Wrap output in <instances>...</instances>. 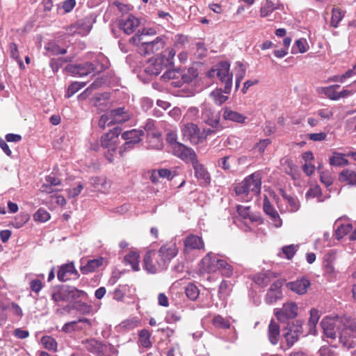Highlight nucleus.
Segmentation results:
<instances>
[{
  "mask_svg": "<svg viewBox=\"0 0 356 356\" xmlns=\"http://www.w3.org/2000/svg\"><path fill=\"white\" fill-rule=\"evenodd\" d=\"M321 325L326 337L334 339L337 334L343 348L350 349L356 346V318L347 316H326Z\"/></svg>",
  "mask_w": 356,
  "mask_h": 356,
  "instance_id": "f257e3e1",
  "label": "nucleus"
},
{
  "mask_svg": "<svg viewBox=\"0 0 356 356\" xmlns=\"http://www.w3.org/2000/svg\"><path fill=\"white\" fill-rule=\"evenodd\" d=\"M261 176L259 172H254L246 177L235 187L238 198L244 202L250 201L253 197L261 193Z\"/></svg>",
  "mask_w": 356,
  "mask_h": 356,
  "instance_id": "f03ea898",
  "label": "nucleus"
},
{
  "mask_svg": "<svg viewBox=\"0 0 356 356\" xmlns=\"http://www.w3.org/2000/svg\"><path fill=\"white\" fill-rule=\"evenodd\" d=\"M120 134V128L115 127L113 129L102 136V147L103 149H107V152L104 153V156L109 162H113L114 160L113 154L118 148Z\"/></svg>",
  "mask_w": 356,
  "mask_h": 356,
  "instance_id": "7ed1b4c3",
  "label": "nucleus"
},
{
  "mask_svg": "<svg viewBox=\"0 0 356 356\" xmlns=\"http://www.w3.org/2000/svg\"><path fill=\"white\" fill-rule=\"evenodd\" d=\"M183 161L191 163L194 170L195 176L200 182V186H207L210 184L211 176L202 163L197 159L196 153L193 149L187 154V158Z\"/></svg>",
  "mask_w": 356,
  "mask_h": 356,
  "instance_id": "20e7f679",
  "label": "nucleus"
},
{
  "mask_svg": "<svg viewBox=\"0 0 356 356\" xmlns=\"http://www.w3.org/2000/svg\"><path fill=\"white\" fill-rule=\"evenodd\" d=\"M85 292L74 286H63L54 291L52 293V300L58 305L60 302H70L79 298Z\"/></svg>",
  "mask_w": 356,
  "mask_h": 356,
  "instance_id": "39448f33",
  "label": "nucleus"
},
{
  "mask_svg": "<svg viewBox=\"0 0 356 356\" xmlns=\"http://www.w3.org/2000/svg\"><path fill=\"white\" fill-rule=\"evenodd\" d=\"M230 64L227 61H221L212 70L216 72L220 81L225 84L224 92L229 94L232 87L233 74L229 72Z\"/></svg>",
  "mask_w": 356,
  "mask_h": 356,
  "instance_id": "423d86ee",
  "label": "nucleus"
},
{
  "mask_svg": "<svg viewBox=\"0 0 356 356\" xmlns=\"http://www.w3.org/2000/svg\"><path fill=\"white\" fill-rule=\"evenodd\" d=\"M178 252L177 245L175 240L165 243L156 252L159 257L158 267L166 268L172 259L177 256Z\"/></svg>",
  "mask_w": 356,
  "mask_h": 356,
  "instance_id": "0eeeda50",
  "label": "nucleus"
},
{
  "mask_svg": "<svg viewBox=\"0 0 356 356\" xmlns=\"http://www.w3.org/2000/svg\"><path fill=\"white\" fill-rule=\"evenodd\" d=\"M97 71V64L93 61H86L79 64H68L65 72L72 76H84Z\"/></svg>",
  "mask_w": 356,
  "mask_h": 356,
  "instance_id": "6e6552de",
  "label": "nucleus"
},
{
  "mask_svg": "<svg viewBox=\"0 0 356 356\" xmlns=\"http://www.w3.org/2000/svg\"><path fill=\"white\" fill-rule=\"evenodd\" d=\"M166 142L170 147L172 153L181 160L187 158V154L192 148L180 143L177 141V134L174 131H170L166 134Z\"/></svg>",
  "mask_w": 356,
  "mask_h": 356,
  "instance_id": "1a4fd4ad",
  "label": "nucleus"
},
{
  "mask_svg": "<svg viewBox=\"0 0 356 356\" xmlns=\"http://www.w3.org/2000/svg\"><path fill=\"white\" fill-rule=\"evenodd\" d=\"M283 282L277 280L271 284L270 288L266 291L264 301L266 305H273L284 298Z\"/></svg>",
  "mask_w": 356,
  "mask_h": 356,
  "instance_id": "9d476101",
  "label": "nucleus"
},
{
  "mask_svg": "<svg viewBox=\"0 0 356 356\" xmlns=\"http://www.w3.org/2000/svg\"><path fill=\"white\" fill-rule=\"evenodd\" d=\"M274 315L281 322L295 318L298 315V306L294 302H286L283 304L282 307L274 309Z\"/></svg>",
  "mask_w": 356,
  "mask_h": 356,
  "instance_id": "9b49d317",
  "label": "nucleus"
},
{
  "mask_svg": "<svg viewBox=\"0 0 356 356\" xmlns=\"http://www.w3.org/2000/svg\"><path fill=\"white\" fill-rule=\"evenodd\" d=\"M159 257L154 250L148 251L143 258V268L150 274H155L157 272L165 270V268L158 267Z\"/></svg>",
  "mask_w": 356,
  "mask_h": 356,
  "instance_id": "f8f14e48",
  "label": "nucleus"
},
{
  "mask_svg": "<svg viewBox=\"0 0 356 356\" xmlns=\"http://www.w3.org/2000/svg\"><path fill=\"white\" fill-rule=\"evenodd\" d=\"M161 76V79L164 81H172L171 86L175 87H181L184 83H189L191 81L190 76L182 74L181 72L168 68Z\"/></svg>",
  "mask_w": 356,
  "mask_h": 356,
  "instance_id": "ddd939ff",
  "label": "nucleus"
},
{
  "mask_svg": "<svg viewBox=\"0 0 356 356\" xmlns=\"http://www.w3.org/2000/svg\"><path fill=\"white\" fill-rule=\"evenodd\" d=\"M165 47V41L161 36H157L152 41H144L139 47V54L141 55H149L157 52V51Z\"/></svg>",
  "mask_w": 356,
  "mask_h": 356,
  "instance_id": "4468645a",
  "label": "nucleus"
},
{
  "mask_svg": "<svg viewBox=\"0 0 356 356\" xmlns=\"http://www.w3.org/2000/svg\"><path fill=\"white\" fill-rule=\"evenodd\" d=\"M263 211L268 216L270 223L274 227L279 228L282 226V218L266 196L263 199Z\"/></svg>",
  "mask_w": 356,
  "mask_h": 356,
  "instance_id": "2eb2a0df",
  "label": "nucleus"
},
{
  "mask_svg": "<svg viewBox=\"0 0 356 356\" xmlns=\"http://www.w3.org/2000/svg\"><path fill=\"white\" fill-rule=\"evenodd\" d=\"M184 140H190L193 145L200 144V128L194 123H187L181 128Z\"/></svg>",
  "mask_w": 356,
  "mask_h": 356,
  "instance_id": "dca6fc26",
  "label": "nucleus"
},
{
  "mask_svg": "<svg viewBox=\"0 0 356 356\" xmlns=\"http://www.w3.org/2000/svg\"><path fill=\"white\" fill-rule=\"evenodd\" d=\"M200 109H202V121L211 127H217L220 122L219 113H215L207 103H203Z\"/></svg>",
  "mask_w": 356,
  "mask_h": 356,
  "instance_id": "f3484780",
  "label": "nucleus"
},
{
  "mask_svg": "<svg viewBox=\"0 0 356 356\" xmlns=\"http://www.w3.org/2000/svg\"><path fill=\"white\" fill-rule=\"evenodd\" d=\"M91 321L87 318H79L77 321H72L65 323L62 327V331L65 333H70L74 331H81L90 328Z\"/></svg>",
  "mask_w": 356,
  "mask_h": 356,
  "instance_id": "a211bd4d",
  "label": "nucleus"
},
{
  "mask_svg": "<svg viewBox=\"0 0 356 356\" xmlns=\"http://www.w3.org/2000/svg\"><path fill=\"white\" fill-rule=\"evenodd\" d=\"M220 257V255L211 252L207 253L204 257L202 258V261H200L202 269L205 272H208L209 273L217 271Z\"/></svg>",
  "mask_w": 356,
  "mask_h": 356,
  "instance_id": "6ab92c4d",
  "label": "nucleus"
},
{
  "mask_svg": "<svg viewBox=\"0 0 356 356\" xmlns=\"http://www.w3.org/2000/svg\"><path fill=\"white\" fill-rule=\"evenodd\" d=\"M310 286L311 282L306 277H301L295 281L289 282L286 284L288 289L299 295L306 293Z\"/></svg>",
  "mask_w": 356,
  "mask_h": 356,
  "instance_id": "aec40b11",
  "label": "nucleus"
},
{
  "mask_svg": "<svg viewBox=\"0 0 356 356\" xmlns=\"http://www.w3.org/2000/svg\"><path fill=\"white\" fill-rule=\"evenodd\" d=\"M78 277L79 271L76 269L73 262L62 265L57 272V278L61 282H66L72 277L78 278Z\"/></svg>",
  "mask_w": 356,
  "mask_h": 356,
  "instance_id": "412c9836",
  "label": "nucleus"
},
{
  "mask_svg": "<svg viewBox=\"0 0 356 356\" xmlns=\"http://www.w3.org/2000/svg\"><path fill=\"white\" fill-rule=\"evenodd\" d=\"M140 26V20L132 15H128L119 20L120 29L129 35Z\"/></svg>",
  "mask_w": 356,
  "mask_h": 356,
  "instance_id": "4be33fe9",
  "label": "nucleus"
},
{
  "mask_svg": "<svg viewBox=\"0 0 356 356\" xmlns=\"http://www.w3.org/2000/svg\"><path fill=\"white\" fill-rule=\"evenodd\" d=\"M204 243L200 236L189 234L184 241V253L188 254L193 250L204 249Z\"/></svg>",
  "mask_w": 356,
  "mask_h": 356,
  "instance_id": "5701e85b",
  "label": "nucleus"
},
{
  "mask_svg": "<svg viewBox=\"0 0 356 356\" xmlns=\"http://www.w3.org/2000/svg\"><path fill=\"white\" fill-rule=\"evenodd\" d=\"M166 63H168V61L163 60L159 55L155 59L149 60L145 71L149 74L158 75L163 70L168 68L166 66Z\"/></svg>",
  "mask_w": 356,
  "mask_h": 356,
  "instance_id": "b1692460",
  "label": "nucleus"
},
{
  "mask_svg": "<svg viewBox=\"0 0 356 356\" xmlns=\"http://www.w3.org/2000/svg\"><path fill=\"white\" fill-rule=\"evenodd\" d=\"M104 259L102 257H99L97 259H90V260H87L86 263L81 261L80 270L83 275L90 274L102 266L104 264Z\"/></svg>",
  "mask_w": 356,
  "mask_h": 356,
  "instance_id": "393cba45",
  "label": "nucleus"
},
{
  "mask_svg": "<svg viewBox=\"0 0 356 356\" xmlns=\"http://www.w3.org/2000/svg\"><path fill=\"white\" fill-rule=\"evenodd\" d=\"M277 274L270 270H261L254 275L252 280L260 287H265L269 284L273 279L276 278Z\"/></svg>",
  "mask_w": 356,
  "mask_h": 356,
  "instance_id": "a878e982",
  "label": "nucleus"
},
{
  "mask_svg": "<svg viewBox=\"0 0 356 356\" xmlns=\"http://www.w3.org/2000/svg\"><path fill=\"white\" fill-rule=\"evenodd\" d=\"M85 347L89 352L97 356H106L105 352L106 351L107 346L95 339L86 341L85 342Z\"/></svg>",
  "mask_w": 356,
  "mask_h": 356,
  "instance_id": "bb28decb",
  "label": "nucleus"
},
{
  "mask_svg": "<svg viewBox=\"0 0 356 356\" xmlns=\"http://www.w3.org/2000/svg\"><path fill=\"white\" fill-rule=\"evenodd\" d=\"M300 333H302V326L300 323L297 321L296 325L289 327L288 332L284 334L288 346H292L299 339Z\"/></svg>",
  "mask_w": 356,
  "mask_h": 356,
  "instance_id": "cd10ccee",
  "label": "nucleus"
},
{
  "mask_svg": "<svg viewBox=\"0 0 356 356\" xmlns=\"http://www.w3.org/2000/svg\"><path fill=\"white\" fill-rule=\"evenodd\" d=\"M111 118L114 124H121L128 121L130 119V114L125 108L120 107L110 111Z\"/></svg>",
  "mask_w": 356,
  "mask_h": 356,
  "instance_id": "c85d7f7f",
  "label": "nucleus"
},
{
  "mask_svg": "<svg viewBox=\"0 0 356 356\" xmlns=\"http://www.w3.org/2000/svg\"><path fill=\"white\" fill-rule=\"evenodd\" d=\"M281 195L288 204L286 205V211L293 213L300 209V202L297 197L289 195L284 190H281Z\"/></svg>",
  "mask_w": 356,
  "mask_h": 356,
  "instance_id": "c756f323",
  "label": "nucleus"
},
{
  "mask_svg": "<svg viewBox=\"0 0 356 356\" xmlns=\"http://www.w3.org/2000/svg\"><path fill=\"white\" fill-rule=\"evenodd\" d=\"M222 118L225 120H229L237 123H244L246 120L245 115L238 111H232L229 108L222 109Z\"/></svg>",
  "mask_w": 356,
  "mask_h": 356,
  "instance_id": "7c9ffc66",
  "label": "nucleus"
},
{
  "mask_svg": "<svg viewBox=\"0 0 356 356\" xmlns=\"http://www.w3.org/2000/svg\"><path fill=\"white\" fill-rule=\"evenodd\" d=\"M339 180L350 186L356 187V172L351 170H343L339 175Z\"/></svg>",
  "mask_w": 356,
  "mask_h": 356,
  "instance_id": "2f4dec72",
  "label": "nucleus"
},
{
  "mask_svg": "<svg viewBox=\"0 0 356 356\" xmlns=\"http://www.w3.org/2000/svg\"><path fill=\"white\" fill-rule=\"evenodd\" d=\"M156 31L154 29L149 28V29H143L141 31H138V33L135 34L132 37L130 38L129 42L134 45H138L139 43H142L144 42V36L145 35H155Z\"/></svg>",
  "mask_w": 356,
  "mask_h": 356,
  "instance_id": "473e14b6",
  "label": "nucleus"
},
{
  "mask_svg": "<svg viewBox=\"0 0 356 356\" xmlns=\"http://www.w3.org/2000/svg\"><path fill=\"white\" fill-rule=\"evenodd\" d=\"M218 270L220 271L222 276L229 278L234 274V268L229 264L226 259L222 256L220 257V261L218 265Z\"/></svg>",
  "mask_w": 356,
  "mask_h": 356,
  "instance_id": "72a5a7b5",
  "label": "nucleus"
},
{
  "mask_svg": "<svg viewBox=\"0 0 356 356\" xmlns=\"http://www.w3.org/2000/svg\"><path fill=\"white\" fill-rule=\"evenodd\" d=\"M140 254L137 252H129L124 259L125 265L130 266L134 270H140Z\"/></svg>",
  "mask_w": 356,
  "mask_h": 356,
  "instance_id": "f704fd0d",
  "label": "nucleus"
},
{
  "mask_svg": "<svg viewBox=\"0 0 356 356\" xmlns=\"http://www.w3.org/2000/svg\"><path fill=\"white\" fill-rule=\"evenodd\" d=\"M268 339L270 342L276 345L280 340V326L274 321H271L268 326Z\"/></svg>",
  "mask_w": 356,
  "mask_h": 356,
  "instance_id": "c9c22d12",
  "label": "nucleus"
},
{
  "mask_svg": "<svg viewBox=\"0 0 356 356\" xmlns=\"http://www.w3.org/2000/svg\"><path fill=\"white\" fill-rule=\"evenodd\" d=\"M147 143L148 148L160 149L163 147V142L161 134L159 132L152 133L150 135H147Z\"/></svg>",
  "mask_w": 356,
  "mask_h": 356,
  "instance_id": "e433bc0d",
  "label": "nucleus"
},
{
  "mask_svg": "<svg viewBox=\"0 0 356 356\" xmlns=\"http://www.w3.org/2000/svg\"><path fill=\"white\" fill-rule=\"evenodd\" d=\"M143 134V131L141 130L132 129L127 131L122 134V138L124 140H130L132 144L137 145L140 143L141 136Z\"/></svg>",
  "mask_w": 356,
  "mask_h": 356,
  "instance_id": "4c0bfd02",
  "label": "nucleus"
},
{
  "mask_svg": "<svg viewBox=\"0 0 356 356\" xmlns=\"http://www.w3.org/2000/svg\"><path fill=\"white\" fill-rule=\"evenodd\" d=\"M278 4L274 3L270 0H266L261 5L260 10V15L261 17H266L273 13V11L278 9Z\"/></svg>",
  "mask_w": 356,
  "mask_h": 356,
  "instance_id": "58836bf2",
  "label": "nucleus"
},
{
  "mask_svg": "<svg viewBox=\"0 0 356 356\" xmlns=\"http://www.w3.org/2000/svg\"><path fill=\"white\" fill-rule=\"evenodd\" d=\"M78 34L86 35L90 32L92 29L91 19L88 18L79 20L76 23Z\"/></svg>",
  "mask_w": 356,
  "mask_h": 356,
  "instance_id": "ea45409f",
  "label": "nucleus"
},
{
  "mask_svg": "<svg viewBox=\"0 0 356 356\" xmlns=\"http://www.w3.org/2000/svg\"><path fill=\"white\" fill-rule=\"evenodd\" d=\"M339 88V85L334 84L322 88V92L327 98L332 100H338L339 99V94L337 89Z\"/></svg>",
  "mask_w": 356,
  "mask_h": 356,
  "instance_id": "a19ab883",
  "label": "nucleus"
},
{
  "mask_svg": "<svg viewBox=\"0 0 356 356\" xmlns=\"http://www.w3.org/2000/svg\"><path fill=\"white\" fill-rule=\"evenodd\" d=\"M305 197L307 199L317 198L318 202H322L325 200L322 197V191L319 186L315 185L309 188V189L305 193Z\"/></svg>",
  "mask_w": 356,
  "mask_h": 356,
  "instance_id": "79ce46f5",
  "label": "nucleus"
},
{
  "mask_svg": "<svg viewBox=\"0 0 356 356\" xmlns=\"http://www.w3.org/2000/svg\"><path fill=\"white\" fill-rule=\"evenodd\" d=\"M211 98L216 105L220 106L225 103L228 99V97L224 92V89L216 88L211 94Z\"/></svg>",
  "mask_w": 356,
  "mask_h": 356,
  "instance_id": "37998d69",
  "label": "nucleus"
},
{
  "mask_svg": "<svg viewBox=\"0 0 356 356\" xmlns=\"http://www.w3.org/2000/svg\"><path fill=\"white\" fill-rule=\"evenodd\" d=\"M187 298L191 301H195L199 297L200 291L195 284L190 282L185 289Z\"/></svg>",
  "mask_w": 356,
  "mask_h": 356,
  "instance_id": "c03bdc74",
  "label": "nucleus"
},
{
  "mask_svg": "<svg viewBox=\"0 0 356 356\" xmlns=\"http://www.w3.org/2000/svg\"><path fill=\"white\" fill-rule=\"evenodd\" d=\"M352 229L353 226L350 223L341 224L335 229V237H337V239L339 240L348 234Z\"/></svg>",
  "mask_w": 356,
  "mask_h": 356,
  "instance_id": "a18cd8bd",
  "label": "nucleus"
},
{
  "mask_svg": "<svg viewBox=\"0 0 356 356\" xmlns=\"http://www.w3.org/2000/svg\"><path fill=\"white\" fill-rule=\"evenodd\" d=\"M151 334L147 330H142L139 332V343L145 348H149L152 343L150 341Z\"/></svg>",
  "mask_w": 356,
  "mask_h": 356,
  "instance_id": "49530a36",
  "label": "nucleus"
},
{
  "mask_svg": "<svg viewBox=\"0 0 356 356\" xmlns=\"http://www.w3.org/2000/svg\"><path fill=\"white\" fill-rule=\"evenodd\" d=\"M237 211L239 216L243 218L249 219L251 222H256L257 218L253 216L250 212V208L248 206L238 205Z\"/></svg>",
  "mask_w": 356,
  "mask_h": 356,
  "instance_id": "de8ad7c7",
  "label": "nucleus"
},
{
  "mask_svg": "<svg viewBox=\"0 0 356 356\" xmlns=\"http://www.w3.org/2000/svg\"><path fill=\"white\" fill-rule=\"evenodd\" d=\"M212 323L213 326L217 328L228 329L230 327L229 321L220 315L215 316L212 320Z\"/></svg>",
  "mask_w": 356,
  "mask_h": 356,
  "instance_id": "09e8293b",
  "label": "nucleus"
},
{
  "mask_svg": "<svg viewBox=\"0 0 356 356\" xmlns=\"http://www.w3.org/2000/svg\"><path fill=\"white\" fill-rule=\"evenodd\" d=\"M45 49L54 56L65 55L67 53L66 48L60 47L58 44L54 42L47 44Z\"/></svg>",
  "mask_w": 356,
  "mask_h": 356,
  "instance_id": "8fccbe9b",
  "label": "nucleus"
},
{
  "mask_svg": "<svg viewBox=\"0 0 356 356\" xmlns=\"http://www.w3.org/2000/svg\"><path fill=\"white\" fill-rule=\"evenodd\" d=\"M40 343L43 345V346L51 351H56L57 348V342L53 338V337H49V335H45L42 337L40 339Z\"/></svg>",
  "mask_w": 356,
  "mask_h": 356,
  "instance_id": "3c124183",
  "label": "nucleus"
},
{
  "mask_svg": "<svg viewBox=\"0 0 356 356\" xmlns=\"http://www.w3.org/2000/svg\"><path fill=\"white\" fill-rule=\"evenodd\" d=\"M175 55H176V51H175V49L173 48H168L167 49L165 50V52L163 54H161L160 56H161L162 58H163V60L168 61V63L166 64V66L168 68H170L174 65L173 59H174Z\"/></svg>",
  "mask_w": 356,
  "mask_h": 356,
  "instance_id": "603ef678",
  "label": "nucleus"
},
{
  "mask_svg": "<svg viewBox=\"0 0 356 356\" xmlns=\"http://www.w3.org/2000/svg\"><path fill=\"white\" fill-rule=\"evenodd\" d=\"M343 17L344 14L340 9L336 8H333L332 19L330 22L331 26H332L334 28H337L338 24L343 19Z\"/></svg>",
  "mask_w": 356,
  "mask_h": 356,
  "instance_id": "864d4df0",
  "label": "nucleus"
},
{
  "mask_svg": "<svg viewBox=\"0 0 356 356\" xmlns=\"http://www.w3.org/2000/svg\"><path fill=\"white\" fill-rule=\"evenodd\" d=\"M320 318V314L317 309L312 308L310 310V318L309 319L308 325L310 327V330H312L313 328L316 327L318 320ZM310 332H312L310 331Z\"/></svg>",
  "mask_w": 356,
  "mask_h": 356,
  "instance_id": "5fc2aeb1",
  "label": "nucleus"
},
{
  "mask_svg": "<svg viewBox=\"0 0 356 356\" xmlns=\"http://www.w3.org/2000/svg\"><path fill=\"white\" fill-rule=\"evenodd\" d=\"M85 83H79V82H74L71 83L67 90L65 96L67 97H71L74 95H75L76 92H79V89L85 86Z\"/></svg>",
  "mask_w": 356,
  "mask_h": 356,
  "instance_id": "6e6d98bb",
  "label": "nucleus"
},
{
  "mask_svg": "<svg viewBox=\"0 0 356 356\" xmlns=\"http://www.w3.org/2000/svg\"><path fill=\"white\" fill-rule=\"evenodd\" d=\"M113 124H114V122L111 118L110 111L102 115L98 122L99 126L103 129L106 127H109Z\"/></svg>",
  "mask_w": 356,
  "mask_h": 356,
  "instance_id": "4d7b16f0",
  "label": "nucleus"
},
{
  "mask_svg": "<svg viewBox=\"0 0 356 356\" xmlns=\"http://www.w3.org/2000/svg\"><path fill=\"white\" fill-rule=\"evenodd\" d=\"M298 245L290 244L282 248V252L285 254L286 259H291L298 251Z\"/></svg>",
  "mask_w": 356,
  "mask_h": 356,
  "instance_id": "13d9d810",
  "label": "nucleus"
},
{
  "mask_svg": "<svg viewBox=\"0 0 356 356\" xmlns=\"http://www.w3.org/2000/svg\"><path fill=\"white\" fill-rule=\"evenodd\" d=\"M348 163V161L344 159L342 154L334 153L332 157L330 159V163L332 165H343Z\"/></svg>",
  "mask_w": 356,
  "mask_h": 356,
  "instance_id": "bf43d9fd",
  "label": "nucleus"
},
{
  "mask_svg": "<svg viewBox=\"0 0 356 356\" xmlns=\"http://www.w3.org/2000/svg\"><path fill=\"white\" fill-rule=\"evenodd\" d=\"M34 219L40 222H45L48 220L51 216L49 212L43 209H38L33 216Z\"/></svg>",
  "mask_w": 356,
  "mask_h": 356,
  "instance_id": "052dcab7",
  "label": "nucleus"
},
{
  "mask_svg": "<svg viewBox=\"0 0 356 356\" xmlns=\"http://www.w3.org/2000/svg\"><path fill=\"white\" fill-rule=\"evenodd\" d=\"M296 48L298 49V52L300 54L305 53L307 50V42L305 39H299L296 40L295 45L293 47V53L296 54Z\"/></svg>",
  "mask_w": 356,
  "mask_h": 356,
  "instance_id": "680f3d73",
  "label": "nucleus"
},
{
  "mask_svg": "<svg viewBox=\"0 0 356 356\" xmlns=\"http://www.w3.org/2000/svg\"><path fill=\"white\" fill-rule=\"evenodd\" d=\"M229 285L228 282L225 280H222L218 287V296L221 300H225V297L229 295Z\"/></svg>",
  "mask_w": 356,
  "mask_h": 356,
  "instance_id": "e2e57ef3",
  "label": "nucleus"
},
{
  "mask_svg": "<svg viewBox=\"0 0 356 356\" xmlns=\"http://www.w3.org/2000/svg\"><path fill=\"white\" fill-rule=\"evenodd\" d=\"M127 291V285L119 286L116 288L113 292V299L117 301H121L123 300L126 292Z\"/></svg>",
  "mask_w": 356,
  "mask_h": 356,
  "instance_id": "0e129e2a",
  "label": "nucleus"
},
{
  "mask_svg": "<svg viewBox=\"0 0 356 356\" xmlns=\"http://www.w3.org/2000/svg\"><path fill=\"white\" fill-rule=\"evenodd\" d=\"M140 321L137 318H131L124 321L121 324V326L126 330H130L137 327Z\"/></svg>",
  "mask_w": 356,
  "mask_h": 356,
  "instance_id": "69168bd1",
  "label": "nucleus"
},
{
  "mask_svg": "<svg viewBox=\"0 0 356 356\" xmlns=\"http://www.w3.org/2000/svg\"><path fill=\"white\" fill-rule=\"evenodd\" d=\"M44 285L40 279H33L29 282V288L31 291L38 293Z\"/></svg>",
  "mask_w": 356,
  "mask_h": 356,
  "instance_id": "338daca9",
  "label": "nucleus"
},
{
  "mask_svg": "<svg viewBox=\"0 0 356 356\" xmlns=\"http://www.w3.org/2000/svg\"><path fill=\"white\" fill-rule=\"evenodd\" d=\"M90 184L97 190H101L106 184V179L102 177H94L90 178Z\"/></svg>",
  "mask_w": 356,
  "mask_h": 356,
  "instance_id": "774afa93",
  "label": "nucleus"
}]
</instances>
